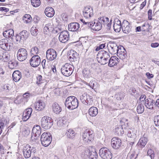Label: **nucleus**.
Wrapping results in <instances>:
<instances>
[{
  "instance_id": "13d9d810",
  "label": "nucleus",
  "mask_w": 159,
  "mask_h": 159,
  "mask_svg": "<svg viewBox=\"0 0 159 159\" xmlns=\"http://www.w3.org/2000/svg\"><path fill=\"white\" fill-rule=\"evenodd\" d=\"M90 42L89 40H87L83 43V45L84 48L86 49H88L89 47L90 46Z\"/></svg>"
},
{
  "instance_id": "412c9836",
  "label": "nucleus",
  "mask_w": 159,
  "mask_h": 159,
  "mask_svg": "<svg viewBox=\"0 0 159 159\" xmlns=\"http://www.w3.org/2000/svg\"><path fill=\"white\" fill-rule=\"evenodd\" d=\"M45 103L41 100H39L36 102L34 104V107L35 109L38 111H41L45 107Z\"/></svg>"
},
{
  "instance_id": "4c0bfd02",
  "label": "nucleus",
  "mask_w": 159,
  "mask_h": 159,
  "mask_svg": "<svg viewBox=\"0 0 159 159\" xmlns=\"http://www.w3.org/2000/svg\"><path fill=\"white\" fill-rule=\"evenodd\" d=\"M125 97L123 92H119L116 93L115 96V98L118 101H121L124 99Z\"/></svg>"
},
{
  "instance_id": "ddd939ff",
  "label": "nucleus",
  "mask_w": 159,
  "mask_h": 159,
  "mask_svg": "<svg viewBox=\"0 0 159 159\" xmlns=\"http://www.w3.org/2000/svg\"><path fill=\"white\" fill-rule=\"evenodd\" d=\"M69 34L67 31H64L61 32L59 37L60 41L62 43L66 42L69 39Z\"/></svg>"
},
{
  "instance_id": "393cba45",
  "label": "nucleus",
  "mask_w": 159,
  "mask_h": 159,
  "mask_svg": "<svg viewBox=\"0 0 159 159\" xmlns=\"http://www.w3.org/2000/svg\"><path fill=\"white\" fill-rule=\"evenodd\" d=\"M45 14L48 17H52L55 14V11L51 7H47L45 10Z\"/></svg>"
},
{
  "instance_id": "58836bf2",
  "label": "nucleus",
  "mask_w": 159,
  "mask_h": 159,
  "mask_svg": "<svg viewBox=\"0 0 159 159\" xmlns=\"http://www.w3.org/2000/svg\"><path fill=\"white\" fill-rule=\"evenodd\" d=\"M97 59L99 63H100L101 64L103 65L107 64L108 62V61H109V59L102 58L98 56H97Z\"/></svg>"
},
{
  "instance_id": "052dcab7",
  "label": "nucleus",
  "mask_w": 159,
  "mask_h": 159,
  "mask_svg": "<svg viewBox=\"0 0 159 159\" xmlns=\"http://www.w3.org/2000/svg\"><path fill=\"white\" fill-rule=\"evenodd\" d=\"M80 21L83 23V25L87 26L88 27L90 26V22H89L83 19H80Z\"/></svg>"
},
{
  "instance_id": "39448f33",
  "label": "nucleus",
  "mask_w": 159,
  "mask_h": 159,
  "mask_svg": "<svg viewBox=\"0 0 159 159\" xmlns=\"http://www.w3.org/2000/svg\"><path fill=\"white\" fill-rule=\"evenodd\" d=\"M99 153L102 159H111L112 157L111 152L106 147L101 148L99 150Z\"/></svg>"
},
{
  "instance_id": "bf43d9fd",
  "label": "nucleus",
  "mask_w": 159,
  "mask_h": 159,
  "mask_svg": "<svg viewBox=\"0 0 159 159\" xmlns=\"http://www.w3.org/2000/svg\"><path fill=\"white\" fill-rule=\"evenodd\" d=\"M30 97V94L27 93H24L23 95L22 98L21 99L22 101H27L26 99L29 98Z\"/></svg>"
},
{
  "instance_id": "a18cd8bd",
  "label": "nucleus",
  "mask_w": 159,
  "mask_h": 159,
  "mask_svg": "<svg viewBox=\"0 0 159 159\" xmlns=\"http://www.w3.org/2000/svg\"><path fill=\"white\" fill-rule=\"evenodd\" d=\"M88 94L84 93L82 96H80V100L82 103L84 105L86 104V101L87 99Z\"/></svg>"
},
{
  "instance_id": "9b49d317",
  "label": "nucleus",
  "mask_w": 159,
  "mask_h": 159,
  "mask_svg": "<svg viewBox=\"0 0 159 159\" xmlns=\"http://www.w3.org/2000/svg\"><path fill=\"white\" fill-rule=\"evenodd\" d=\"M46 54L47 59L50 61H52L55 59L57 57L56 51L52 48L48 49L46 52Z\"/></svg>"
},
{
  "instance_id": "5701e85b",
  "label": "nucleus",
  "mask_w": 159,
  "mask_h": 159,
  "mask_svg": "<svg viewBox=\"0 0 159 159\" xmlns=\"http://www.w3.org/2000/svg\"><path fill=\"white\" fill-rule=\"evenodd\" d=\"M154 104L155 105V101L151 98L147 99L145 101V106L149 109H153Z\"/></svg>"
},
{
  "instance_id": "c9c22d12",
  "label": "nucleus",
  "mask_w": 159,
  "mask_h": 159,
  "mask_svg": "<svg viewBox=\"0 0 159 159\" xmlns=\"http://www.w3.org/2000/svg\"><path fill=\"white\" fill-rule=\"evenodd\" d=\"M9 120L7 118H2L0 119V129H3L4 125L8 123Z\"/></svg>"
},
{
  "instance_id": "4468645a",
  "label": "nucleus",
  "mask_w": 159,
  "mask_h": 159,
  "mask_svg": "<svg viewBox=\"0 0 159 159\" xmlns=\"http://www.w3.org/2000/svg\"><path fill=\"white\" fill-rule=\"evenodd\" d=\"M83 12V15L86 18H90L93 16V11L92 7H86Z\"/></svg>"
},
{
  "instance_id": "f257e3e1",
  "label": "nucleus",
  "mask_w": 159,
  "mask_h": 159,
  "mask_svg": "<svg viewBox=\"0 0 159 159\" xmlns=\"http://www.w3.org/2000/svg\"><path fill=\"white\" fill-rule=\"evenodd\" d=\"M65 104L68 109L73 110L78 107V101L75 96H70L66 98Z\"/></svg>"
},
{
  "instance_id": "09e8293b",
  "label": "nucleus",
  "mask_w": 159,
  "mask_h": 159,
  "mask_svg": "<svg viewBox=\"0 0 159 159\" xmlns=\"http://www.w3.org/2000/svg\"><path fill=\"white\" fill-rule=\"evenodd\" d=\"M38 30L35 27L33 26L30 29V33L31 35L34 36H36L38 34Z\"/></svg>"
},
{
  "instance_id": "774afa93",
  "label": "nucleus",
  "mask_w": 159,
  "mask_h": 159,
  "mask_svg": "<svg viewBox=\"0 0 159 159\" xmlns=\"http://www.w3.org/2000/svg\"><path fill=\"white\" fill-rule=\"evenodd\" d=\"M146 98V96L145 95H142L140 98V100L141 101L140 103H142L143 104H144V100H145Z\"/></svg>"
},
{
  "instance_id": "69168bd1",
  "label": "nucleus",
  "mask_w": 159,
  "mask_h": 159,
  "mask_svg": "<svg viewBox=\"0 0 159 159\" xmlns=\"http://www.w3.org/2000/svg\"><path fill=\"white\" fill-rule=\"evenodd\" d=\"M46 60L45 59L43 60L42 61L41 64L43 69H46L48 68V65L46 63Z\"/></svg>"
},
{
  "instance_id": "603ef678",
  "label": "nucleus",
  "mask_w": 159,
  "mask_h": 159,
  "mask_svg": "<svg viewBox=\"0 0 159 159\" xmlns=\"http://www.w3.org/2000/svg\"><path fill=\"white\" fill-rule=\"evenodd\" d=\"M32 111V109L29 108L26 109L23 112V113L29 116H30Z\"/></svg>"
},
{
  "instance_id": "c85d7f7f",
  "label": "nucleus",
  "mask_w": 159,
  "mask_h": 159,
  "mask_svg": "<svg viewBox=\"0 0 159 159\" xmlns=\"http://www.w3.org/2000/svg\"><path fill=\"white\" fill-rule=\"evenodd\" d=\"M53 112L56 114H59L61 111V108L59 105L56 102L54 103L52 107Z\"/></svg>"
},
{
  "instance_id": "a19ab883",
  "label": "nucleus",
  "mask_w": 159,
  "mask_h": 159,
  "mask_svg": "<svg viewBox=\"0 0 159 159\" xmlns=\"http://www.w3.org/2000/svg\"><path fill=\"white\" fill-rule=\"evenodd\" d=\"M23 20L24 23H28L32 20V17L29 14H25L23 17Z\"/></svg>"
},
{
  "instance_id": "6e6552de",
  "label": "nucleus",
  "mask_w": 159,
  "mask_h": 159,
  "mask_svg": "<svg viewBox=\"0 0 159 159\" xmlns=\"http://www.w3.org/2000/svg\"><path fill=\"white\" fill-rule=\"evenodd\" d=\"M28 37V33L27 31L23 30L21 31L19 34H17L16 37V41L22 43Z\"/></svg>"
},
{
  "instance_id": "1a4fd4ad",
  "label": "nucleus",
  "mask_w": 159,
  "mask_h": 159,
  "mask_svg": "<svg viewBox=\"0 0 159 159\" xmlns=\"http://www.w3.org/2000/svg\"><path fill=\"white\" fill-rule=\"evenodd\" d=\"M41 134V128L38 125H34L32 130L31 139L32 140L36 139L35 137L40 136Z\"/></svg>"
},
{
  "instance_id": "b1692460",
  "label": "nucleus",
  "mask_w": 159,
  "mask_h": 159,
  "mask_svg": "<svg viewBox=\"0 0 159 159\" xmlns=\"http://www.w3.org/2000/svg\"><path fill=\"white\" fill-rule=\"evenodd\" d=\"M90 26H89V27H90L94 30L95 31H99L102 28V26L101 24L99 23V22L95 23V22H90Z\"/></svg>"
},
{
  "instance_id": "7ed1b4c3",
  "label": "nucleus",
  "mask_w": 159,
  "mask_h": 159,
  "mask_svg": "<svg viewBox=\"0 0 159 159\" xmlns=\"http://www.w3.org/2000/svg\"><path fill=\"white\" fill-rule=\"evenodd\" d=\"M74 66L68 63H66L63 66L61 69V73L64 76L67 77L71 75L73 73Z\"/></svg>"
},
{
  "instance_id": "338daca9",
  "label": "nucleus",
  "mask_w": 159,
  "mask_h": 159,
  "mask_svg": "<svg viewBox=\"0 0 159 159\" xmlns=\"http://www.w3.org/2000/svg\"><path fill=\"white\" fill-rule=\"evenodd\" d=\"M30 131L29 129H25L23 132V134L25 136H27L30 134Z\"/></svg>"
},
{
  "instance_id": "4d7b16f0",
  "label": "nucleus",
  "mask_w": 159,
  "mask_h": 159,
  "mask_svg": "<svg viewBox=\"0 0 159 159\" xmlns=\"http://www.w3.org/2000/svg\"><path fill=\"white\" fill-rule=\"evenodd\" d=\"M154 122L156 126H159V116H157L154 117Z\"/></svg>"
},
{
  "instance_id": "2eb2a0df",
  "label": "nucleus",
  "mask_w": 159,
  "mask_h": 159,
  "mask_svg": "<svg viewBox=\"0 0 159 159\" xmlns=\"http://www.w3.org/2000/svg\"><path fill=\"white\" fill-rule=\"evenodd\" d=\"M108 49L109 52L112 54H117L119 51V48L117 44L114 42L110 43L109 47Z\"/></svg>"
},
{
  "instance_id": "a878e982",
  "label": "nucleus",
  "mask_w": 159,
  "mask_h": 159,
  "mask_svg": "<svg viewBox=\"0 0 159 159\" xmlns=\"http://www.w3.org/2000/svg\"><path fill=\"white\" fill-rule=\"evenodd\" d=\"M8 41L7 39L4 38L0 40V48L5 51H8L7 45Z\"/></svg>"
},
{
  "instance_id": "cd10ccee",
  "label": "nucleus",
  "mask_w": 159,
  "mask_h": 159,
  "mask_svg": "<svg viewBox=\"0 0 159 159\" xmlns=\"http://www.w3.org/2000/svg\"><path fill=\"white\" fill-rule=\"evenodd\" d=\"M88 113L90 116L92 117H94L98 114V110L97 107H92L89 109Z\"/></svg>"
},
{
  "instance_id": "aec40b11",
  "label": "nucleus",
  "mask_w": 159,
  "mask_h": 159,
  "mask_svg": "<svg viewBox=\"0 0 159 159\" xmlns=\"http://www.w3.org/2000/svg\"><path fill=\"white\" fill-rule=\"evenodd\" d=\"M78 56V54L75 51L72 50L68 53V57L70 61H73L77 60Z\"/></svg>"
},
{
  "instance_id": "c03bdc74",
  "label": "nucleus",
  "mask_w": 159,
  "mask_h": 159,
  "mask_svg": "<svg viewBox=\"0 0 159 159\" xmlns=\"http://www.w3.org/2000/svg\"><path fill=\"white\" fill-rule=\"evenodd\" d=\"M93 97L88 94L87 99L86 101V104H85V105L88 106L92 105L93 104Z\"/></svg>"
},
{
  "instance_id": "e433bc0d",
  "label": "nucleus",
  "mask_w": 159,
  "mask_h": 159,
  "mask_svg": "<svg viewBox=\"0 0 159 159\" xmlns=\"http://www.w3.org/2000/svg\"><path fill=\"white\" fill-rule=\"evenodd\" d=\"M114 132L116 135H122L124 133V130L122 127L121 126H120L115 128Z\"/></svg>"
},
{
  "instance_id": "3c124183",
  "label": "nucleus",
  "mask_w": 159,
  "mask_h": 159,
  "mask_svg": "<svg viewBox=\"0 0 159 159\" xmlns=\"http://www.w3.org/2000/svg\"><path fill=\"white\" fill-rule=\"evenodd\" d=\"M0 59L4 62H7L9 60V57L7 55L6 53H3L2 56H0Z\"/></svg>"
},
{
  "instance_id": "49530a36",
  "label": "nucleus",
  "mask_w": 159,
  "mask_h": 159,
  "mask_svg": "<svg viewBox=\"0 0 159 159\" xmlns=\"http://www.w3.org/2000/svg\"><path fill=\"white\" fill-rule=\"evenodd\" d=\"M52 25L51 24L48 23L46 24L44 28V32L45 33H46V32L48 31H51L52 30Z\"/></svg>"
},
{
  "instance_id": "bb28decb",
  "label": "nucleus",
  "mask_w": 159,
  "mask_h": 159,
  "mask_svg": "<svg viewBox=\"0 0 159 159\" xmlns=\"http://www.w3.org/2000/svg\"><path fill=\"white\" fill-rule=\"evenodd\" d=\"M22 76L21 73L19 70L15 71L12 74L13 80L16 82L18 81Z\"/></svg>"
},
{
  "instance_id": "20e7f679",
  "label": "nucleus",
  "mask_w": 159,
  "mask_h": 159,
  "mask_svg": "<svg viewBox=\"0 0 159 159\" xmlns=\"http://www.w3.org/2000/svg\"><path fill=\"white\" fill-rule=\"evenodd\" d=\"M52 140L51 134L49 133H43L41 137V141L42 145L44 147L48 146Z\"/></svg>"
},
{
  "instance_id": "423d86ee",
  "label": "nucleus",
  "mask_w": 159,
  "mask_h": 159,
  "mask_svg": "<svg viewBox=\"0 0 159 159\" xmlns=\"http://www.w3.org/2000/svg\"><path fill=\"white\" fill-rule=\"evenodd\" d=\"M94 133L92 130L87 129L85 130L83 134V138L84 140L86 142L91 141L93 139Z\"/></svg>"
},
{
  "instance_id": "f704fd0d",
  "label": "nucleus",
  "mask_w": 159,
  "mask_h": 159,
  "mask_svg": "<svg viewBox=\"0 0 159 159\" xmlns=\"http://www.w3.org/2000/svg\"><path fill=\"white\" fill-rule=\"evenodd\" d=\"M98 20L102 26L104 25L109 21V18L107 17L102 16L98 18Z\"/></svg>"
},
{
  "instance_id": "680f3d73",
  "label": "nucleus",
  "mask_w": 159,
  "mask_h": 159,
  "mask_svg": "<svg viewBox=\"0 0 159 159\" xmlns=\"http://www.w3.org/2000/svg\"><path fill=\"white\" fill-rule=\"evenodd\" d=\"M96 84V82L93 80H91L89 83H87V84L92 89H93L95 85Z\"/></svg>"
},
{
  "instance_id": "f3484780",
  "label": "nucleus",
  "mask_w": 159,
  "mask_h": 159,
  "mask_svg": "<svg viewBox=\"0 0 159 159\" xmlns=\"http://www.w3.org/2000/svg\"><path fill=\"white\" fill-rule=\"evenodd\" d=\"M122 23L117 18H116L114 20V24L113 27L114 30L116 32H119L122 28Z\"/></svg>"
},
{
  "instance_id": "37998d69",
  "label": "nucleus",
  "mask_w": 159,
  "mask_h": 159,
  "mask_svg": "<svg viewBox=\"0 0 159 159\" xmlns=\"http://www.w3.org/2000/svg\"><path fill=\"white\" fill-rule=\"evenodd\" d=\"M90 153V151L89 149H86L82 153L81 157L84 159H88L89 158Z\"/></svg>"
},
{
  "instance_id": "4be33fe9",
  "label": "nucleus",
  "mask_w": 159,
  "mask_h": 159,
  "mask_svg": "<svg viewBox=\"0 0 159 159\" xmlns=\"http://www.w3.org/2000/svg\"><path fill=\"white\" fill-rule=\"evenodd\" d=\"M80 27L79 23L76 22L71 23L68 25V29L69 31H75L77 30Z\"/></svg>"
},
{
  "instance_id": "ea45409f",
  "label": "nucleus",
  "mask_w": 159,
  "mask_h": 159,
  "mask_svg": "<svg viewBox=\"0 0 159 159\" xmlns=\"http://www.w3.org/2000/svg\"><path fill=\"white\" fill-rule=\"evenodd\" d=\"M142 103H139L137 107V111L138 113H142L144 111V106Z\"/></svg>"
},
{
  "instance_id": "5fc2aeb1",
  "label": "nucleus",
  "mask_w": 159,
  "mask_h": 159,
  "mask_svg": "<svg viewBox=\"0 0 159 159\" xmlns=\"http://www.w3.org/2000/svg\"><path fill=\"white\" fill-rule=\"evenodd\" d=\"M148 155H149L151 159H153L154 157V152L151 149L148 150L147 152Z\"/></svg>"
},
{
  "instance_id": "72a5a7b5",
  "label": "nucleus",
  "mask_w": 159,
  "mask_h": 159,
  "mask_svg": "<svg viewBox=\"0 0 159 159\" xmlns=\"http://www.w3.org/2000/svg\"><path fill=\"white\" fill-rule=\"evenodd\" d=\"M66 135L68 138L72 139L75 137V134L73 129H69L67 130L66 133Z\"/></svg>"
},
{
  "instance_id": "c756f323",
  "label": "nucleus",
  "mask_w": 159,
  "mask_h": 159,
  "mask_svg": "<svg viewBox=\"0 0 159 159\" xmlns=\"http://www.w3.org/2000/svg\"><path fill=\"white\" fill-rule=\"evenodd\" d=\"M148 141V139L147 138L145 137H142L139 141L138 143V145L141 148H143L147 144Z\"/></svg>"
},
{
  "instance_id": "6ab92c4d",
  "label": "nucleus",
  "mask_w": 159,
  "mask_h": 159,
  "mask_svg": "<svg viewBox=\"0 0 159 159\" xmlns=\"http://www.w3.org/2000/svg\"><path fill=\"white\" fill-rule=\"evenodd\" d=\"M119 59L116 56H112L109 59L108 65L109 66L112 67L116 65L119 62Z\"/></svg>"
},
{
  "instance_id": "0eeeda50",
  "label": "nucleus",
  "mask_w": 159,
  "mask_h": 159,
  "mask_svg": "<svg viewBox=\"0 0 159 159\" xmlns=\"http://www.w3.org/2000/svg\"><path fill=\"white\" fill-rule=\"evenodd\" d=\"M17 55V59L20 61H22L27 58L28 52L25 49L21 48L18 50Z\"/></svg>"
},
{
  "instance_id": "9d476101",
  "label": "nucleus",
  "mask_w": 159,
  "mask_h": 159,
  "mask_svg": "<svg viewBox=\"0 0 159 159\" xmlns=\"http://www.w3.org/2000/svg\"><path fill=\"white\" fill-rule=\"evenodd\" d=\"M41 63L40 57L38 55H34L30 60L31 66L33 67H38Z\"/></svg>"
},
{
  "instance_id": "e2e57ef3",
  "label": "nucleus",
  "mask_w": 159,
  "mask_h": 159,
  "mask_svg": "<svg viewBox=\"0 0 159 159\" xmlns=\"http://www.w3.org/2000/svg\"><path fill=\"white\" fill-rule=\"evenodd\" d=\"M42 76L40 75H38L37 77V81L36 82L37 84L39 85V84H40L41 83H42V82H41V81L42 80Z\"/></svg>"
},
{
  "instance_id": "dca6fc26",
  "label": "nucleus",
  "mask_w": 159,
  "mask_h": 159,
  "mask_svg": "<svg viewBox=\"0 0 159 159\" xmlns=\"http://www.w3.org/2000/svg\"><path fill=\"white\" fill-rule=\"evenodd\" d=\"M122 30L124 33H129L131 31V28L129 22L127 20H124L122 22Z\"/></svg>"
},
{
  "instance_id": "6e6d98bb",
  "label": "nucleus",
  "mask_w": 159,
  "mask_h": 159,
  "mask_svg": "<svg viewBox=\"0 0 159 159\" xmlns=\"http://www.w3.org/2000/svg\"><path fill=\"white\" fill-rule=\"evenodd\" d=\"M2 89L6 92H8L11 89V87L9 84H5L3 86Z\"/></svg>"
},
{
  "instance_id": "f8f14e48",
  "label": "nucleus",
  "mask_w": 159,
  "mask_h": 159,
  "mask_svg": "<svg viewBox=\"0 0 159 159\" xmlns=\"http://www.w3.org/2000/svg\"><path fill=\"white\" fill-rule=\"evenodd\" d=\"M111 143L112 148L116 149L119 148L122 144L121 139L117 138H112Z\"/></svg>"
},
{
  "instance_id": "7c9ffc66",
  "label": "nucleus",
  "mask_w": 159,
  "mask_h": 159,
  "mask_svg": "<svg viewBox=\"0 0 159 159\" xmlns=\"http://www.w3.org/2000/svg\"><path fill=\"white\" fill-rule=\"evenodd\" d=\"M97 56L109 59L110 58L109 53L104 50L100 51L97 55Z\"/></svg>"
},
{
  "instance_id": "a211bd4d",
  "label": "nucleus",
  "mask_w": 159,
  "mask_h": 159,
  "mask_svg": "<svg viewBox=\"0 0 159 159\" xmlns=\"http://www.w3.org/2000/svg\"><path fill=\"white\" fill-rule=\"evenodd\" d=\"M30 148V146L29 145H26L24 146L23 152L24 156L25 158H29L31 156V153Z\"/></svg>"
},
{
  "instance_id": "de8ad7c7",
  "label": "nucleus",
  "mask_w": 159,
  "mask_h": 159,
  "mask_svg": "<svg viewBox=\"0 0 159 159\" xmlns=\"http://www.w3.org/2000/svg\"><path fill=\"white\" fill-rule=\"evenodd\" d=\"M32 5L34 7H38L41 4L40 0H31Z\"/></svg>"
},
{
  "instance_id": "864d4df0",
  "label": "nucleus",
  "mask_w": 159,
  "mask_h": 159,
  "mask_svg": "<svg viewBox=\"0 0 159 159\" xmlns=\"http://www.w3.org/2000/svg\"><path fill=\"white\" fill-rule=\"evenodd\" d=\"M38 52V48L36 47H33L30 51L31 54L33 55L37 54Z\"/></svg>"
},
{
  "instance_id": "79ce46f5",
  "label": "nucleus",
  "mask_w": 159,
  "mask_h": 159,
  "mask_svg": "<svg viewBox=\"0 0 159 159\" xmlns=\"http://www.w3.org/2000/svg\"><path fill=\"white\" fill-rule=\"evenodd\" d=\"M83 75L84 77L86 78H89L91 75V72L88 69H84L83 71Z\"/></svg>"
},
{
  "instance_id": "473e14b6",
  "label": "nucleus",
  "mask_w": 159,
  "mask_h": 159,
  "mask_svg": "<svg viewBox=\"0 0 159 159\" xmlns=\"http://www.w3.org/2000/svg\"><path fill=\"white\" fill-rule=\"evenodd\" d=\"M122 49L121 48L119 49V51L118 53H117V55L118 57H121L122 58H124L127 56L126 52L125 49L122 47Z\"/></svg>"
},
{
  "instance_id": "2f4dec72",
  "label": "nucleus",
  "mask_w": 159,
  "mask_h": 159,
  "mask_svg": "<svg viewBox=\"0 0 159 159\" xmlns=\"http://www.w3.org/2000/svg\"><path fill=\"white\" fill-rule=\"evenodd\" d=\"M14 31L12 29H9L3 32V36L7 39V38H11L14 35Z\"/></svg>"
},
{
  "instance_id": "f03ea898",
  "label": "nucleus",
  "mask_w": 159,
  "mask_h": 159,
  "mask_svg": "<svg viewBox=\"0 0 159 159\" xmlns=\"http://www.w3.org/2000/svg\"><path fill=\"white\" fill-rule=\"evenodd\" d=\"M52 118L49 116H45L41 119V124L42 127L45 129H49L53 125Z\"/></svg>"
},
{
  "instance_id": "8fccbe9b",
  "label": "nucleus",
  "mask_w": 159,
  "mask_h": 159,
  "mask_svg": "<svg viewBox=\"0 0 159 159\" xmlns=\"http://www.w3.org/2000/svg\"><path fill=\"white\" fill-rule=\"evenodd\" d=\"M90 154H89V159H97L98 157V155L95 151H90Z\"/></svg>"
},
{
  "instance_id": "0e129e2a",
  "label": "nucleus",
  "mask_w": 159,
  "mask_h": 159,
  "mask_svg": "<svg viewBox=\"0 0 159 159\" xmlns=\"http://www.w3.org/2000/svg\"><path fill=\"white\" fill-rule=\"evenodd\" d=\"M30 116L25 114L24 113H23L22 120L24 121H26L30 118Z\"/></svg>"
}]
</instances>
